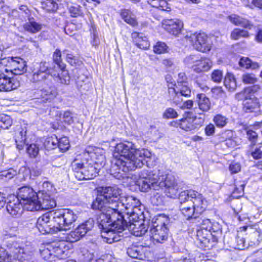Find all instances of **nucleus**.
Returning a JSON list of instances; mask_svg holds the SVG:
<instances>
[{
  "label": "nucleus",
  "mask_w": 262,
  "mask_h": 262,
  "mask_svg": "<svg viewBox=\"0 0 262 262\" xmlns=\"http://www.w3.org/2000/svg\"><path fill=\"white\" fill-rule=\"evenodd\" d=\"M72 167L78 180L92 179L96 177L100 170V167L95 165L92 160L85 162L75 160L72 163Z\"/></svg>",
  "instance_id": "6"
},
{
  "label": "nucleus",
  "mask_w": 262,
  "mask_h": 262,
  "mask_svg": "<svg viewBox=\"0 0 262 262\" xmlns=\"http://www.w3.org/2000/svg\"><path fill=\"white\" fill-rule=\"evenodd\" d=\"M6 209L7 212L12 216L19 215L24 209L23 203L19 198L14 195H11L6 199Z\"/></svg>",
  "instance_id": "16"
},
{
  "label": "nucleus",
  "mask_w": 262,
  "mask_h": 262,
  "mask_svg": "<svg viewBox=\"0 0 262 262\" xmlns=\"http://www.w3.org/2000/svg\"><path fill=\"white\" fill-rule=\"evenodd\" d=\"M53 61L56 64L57 67L61 70H64L66 65L62 62L61 53L60 50L57 49L53 54Z\"/></svg>",
  "instance_id": "46"
},
{
  "label": "nucleus",
  "mask_w": 262,
  "mask_h": 262,
  "mask_svg": "<svg viewBox=\"0 0 262 262\" xmlns=\"http://www.w3.org/2000/svg\"><path fill=\"white\" fill-rule=\"evenodd\" d=\"M229 19L235 25L240 26L247 29L250 30L253 27V25L248 20L236 14L229 16Z\"/></svg>",
  "instance_id": "31"
},
{
  "label": "nucleus",
  "mask_w": 262,
  "mask_h": 262,
  "mask_svg": "<svg viewBox=\"0 0 262 262\" xmlns=\"http://www.w3.org/2000/svg\"><path fill=\"white\" fill-rule=\"evenodd\" d=\"M168 229L164 223L153 225L149 231V236L153 241L157 243H162L167 239Z\"/></svg>",
  "instance_id": "14"
},
{
  "label": "nucleus",
  "mask_w": 262,
  "mask_h": 262,
  "mask_svg": "<svg viewBox=\"0 0 262 262\" xmlns=\"http://www.w3.org/2000/svg\"><path fill=\"white\" fill-rule=\"evenodd\" d=\"M111 205L108 204L104 197L101 194L98 195L93 201L92 207L94 210H98L102 212V215H104L107 212Z\"/></svg>",
  "instance_id": "24"
},
{
  "label": "nucleus",
  "mask_w": 262,
  "mask_h": 262,
  "mask_svg": "<svg viewBox=\"0 0 262 262\" xmlns=\"http://www.w3.org/2000/svg\"><path fill=\"white\" fill-rule=\"evenodd\" d=\"M191 111H193V123L195 125L196 129L204 123L205 115L203 114H202V115H200V117H197L196 115H199V113H195L193 110Z\"/></svg>",
  "instance_id": "55"
},
{
  "label": "nucleus",
  "mask_w": 262,
  "mask_h": 262,
  "mask_svg": "<svg viewBox=\"0 0 262 262\" xmlns=\"http://www.w3.org/2000/svg\"><path fill=\"white\" fill-rule=\"evenodd\" d=\"M179 187L178 184L174 186L167 187L165 189V193L166 195L170 198H176L177 196Z\"/></svg>",
  "instance_id": "53"
},
{
  "label": "nucleus",
  "mask_w": 262,
  "mask_h": 262,
  "mask_svg": "<svg viewBox=\"0 0 262 262\" xmlns=\"http://www.w3.org/2000/svg\"><path fill=\"white\" fill-rule=\"evenodd\" d=\"M27 151L30 157L35 158L39 152V148L35 144H32L27 147Z\"/></svg>",
  "instance_id": "63"
},
{
  "label": "nucleus",
  "mask_w": 262,
  "mask_h": 262,
  "mask_svg": "<svg viewBox=\"0 0 262 262\" xmlns=\"http://www.w3.org/2000/svg\"><path fill=\"white\" fill-rule=\"evenodd\" d=\"M77 218V215L70 209L52 211L38 217L36 226L43 234H52L70 229Z\"/></svg>",
  "instance_id": "2"
},
{
  "label": "nucleus",
  "mask_w": 262,
  "mask_h": 262,
  "mask_svg": "<svg viewBox=\"0 0 262 262\" xmlns=\"http://www.w3.org/2000/svg\"><path fill=\"white\" fill-rule=\"evenodd\" d=\"M102 151L101 150V154L99 156L97 155V152H95L93 156L94 159L93 164L97 167H100V169L105 165V158L104 155L102 154Z\"/></svg>",
  "instance_id": "49"
},
{
  "label": "nucleus",
  "mask_w": 262,
  "mask_h": 262,
  "mask_svg": "<svg viewBox=\"0 0 262 262\" xmlns=\"http://www.w3.org/2000/svg\"><path fill=\"white\" fill-rule=\"evenodd\" d=\"M189 193V198L192 199L193 206L195 211V213L199 216L206 208L207 201L203 195L193 190H186Z\"/></svg>",
  "instance_id": "15"
},
{
  "label": "nucleus",
  "mask_w": 262,
  "mask_h": 262,
  "mask_svg": "<svg viewBox=\"0 0 262 262\" xmlns=\"http://www.w3.org/2000/svg\"><path fill=\"white\" fill-rule=\"evenodd\" d=\"M23 28L26 31L35 34L42 29V25L35 21L33 17L29 18L28 21L24 24Z\"/></svg>",
  "instance_id": "32"
},
{
  "label": "nucleus",
  "mask_w": 262,
  "mask_h": 262,
  "mask_svg": "<svg viewBox=\"0 0 262 262\" xmlns=\"http://www.w3.org/2000/svg\"><path fill=\"white\" fill-rule=\"evenodd\" d=\"M179 200L180 202V210L187 220L198 217V215L195 213L193 206L192 200L189 199V193L186 190L179 193Z\"/></svg>",
  "instance_id": "10"
},
{
  "label": "nucleus",
  "mask_w": 262,
  "mask_h": 262,
  "mask_svg": "<svg viewBox=\"0 0 262 262\" xmlns=\"http://www.w3.org/2000/svg\"><path fill=\"white\" fill-rule=\"evenodd\" d=\"M139 177L136 184L142 192L150 190H159L163 187L165 189L177 184L173 176L168 174L165 178H161L156 170L143 169L139 173Z\"/></svg>",
  "instance_id": "4"
},
{
  "label": "nucleus",
  "mask_w": 262,
  "mask_h": 262,
  "mask_svg": "<svg viewBox=\"0 0 262 262\" xmlns=\"http://www.w3.org/2000/svg\"><path fill=\"white\" fill-rule=\"evenodd\" d=\"M26 133L27 129L26 127L23 128L21 130L16 134L15 136V142L16 147L19 150H21L24 148L26 141Z\"/></svg>",
  "instance_id": "35"
},
{
  "label": "nucleus",
  "mask_w": 262,
  "mask_h": 262,
  "mask_svg": "<svg viewBox=\"0 0 262 262\" xmlns=\"http://www.w3.org/2000/svg\"><path fill=\"white\" fill-rule=\"evenodd\" d=\"M69 12L71 16L76 17L82 15L83 13L81 10V7L79 5L71 6L69 8Z\"/></svg>",
  "instance_id": "57"
},
{
  "label": "nucleus",
  "mask_w": 262,
  "mask_h": 262,
  "mask_svg": "<svg viewBox=\"0 0 262 262\" xmlns=\"http://www.w3.org/2000/svg\"><path fill=\"white\" fill-rule=\"evenodd\" d=\"M121 15L122 19L127 24L135 26L137 25V22L132 13L127 9L122 10Z\"/></svg>",
  "instance_id": "40"
},
{
  "label": "nucleus",
  "mask_w": 262,
  "mask_h": 262,
  "mask_svg": "<svg viewBox=\"0 0 262 262\" xmlns=\"http://www.w3.org/2000/svg\"><path fill=\"white\" fill-rule=\"evenodd\" d=\"M243 109L246 113H256L259 108V102L256 99L251 97L244 101Z\"/></svg>",
  "instance_id": "34"
},
{
  "label": "nucleus",
  "mask_w": 262,
  "mask_h": 262,
  "mask_svg": "<svg viewBox=\"0 0 262 262\" xmlns=\"http://www.w3.org/2000/svg\"><path fill=\"white\" fill-rule=\"evenodd\" d=\"M212 66V62L210 59L205 58H199L196 64L192 66L193 71L196 73L206 72L208 71Z\"/></svg>",
  "instance_id": "29"
},
{
  "label": "nucleus",
  "mask_w": 262,
  "mask_h": 262,
  "mask_svg": "<svg viewBox=\"0 0 262 262\" xmlns=\"http://www.w3.org/2000/svg\"><path fill=\"white\" fill-rule=\"evenodd\" d=\"M9 73L13 75H20L27 71L26 61L19 57H12L8 59Z\"/></svg>",
  "instance_id": "17"
},
{
  "label": "nucleus",
  "mask_w": 262,
  "mask_h": 262,
  "mask_svg": "<svg viewBox=\"0 0 262 262\" xmlns=\"http://www.w3.org/2000/svg\"><path fill=\"white\" fill-rule=\"evenodd\" d=\"M136 236H141L147 232V229L142 223L128 224L127 228Z\"/></svg>",
  "instance_id": "33"
},
{
  "label": "nucleus",
  "mask_w": 262,
  "mask_h": 262,
  "mask_svg": "<svg viewBox=\"0 0 262 262\" xmlns=\"http://www.w3.org/2000/svg\"><path fill=\"white\" fill-rule=\"evenodd\" d=\"M110 171L115 178H123L124 173L136 168H141L150 158L151 153L144 148L136 149L131 142H125L117 144Z\"/></svg>",
  "instance_id": "1"
},
{
  "label": "nucleus",
  "mask_w": 262,
  "mask_h": 262,
  "mask_svg": "<svg viewBox=\"0 0 262 262\" xmlns=\"http://www.w3.org/2000/svg\"><path fill=\"white\" fill-rule=\"evenodd\" d=\"M94 225V220L92 219H89L68 233L66 236L67 241L70 243H75L79 241L92 229Z\"/></svg>",
  "instance_id": "11"
},
{
  "label": "nucleus",
  "mask_w": 262,
  "mask_h": 262,
  "mask_svg": "<svg viewBox=\"0 0 262 262\" xmlns=\"http://www.w3.org/2000/svg\"><path fill=\"white\" fill-rule=\"evenodd\" d=\"M225 86L231 91H233L236 89V82L234 75L231 73H227L224 79Z\"/></svg>",
  "instance_id": "41"
},
{
  "label": "nucleus",
  "mask_w": 262,
  "mask_h": 262,
  "mask_svg": "<svg viewBox=\"0 0 262 262\" xmlns=\"http://www.w3.org/2000/svg\"><path fill=\"white\" fill-rule=\"evenodd\" d=\"M7 249H0V262H30L32 250L23 242L8 241Z\"/></svg>",
  "instance_id": "5"
},
{
  "label": "nucleus",
  "mask_w": 262,
  "mask_h": 262,
  "mask_svg": "<svg viewBox=\"0 0 262 262\" xmlns=\"http://www.w3.org/2000/svg\"><path fill=\"white\" fill-rule=\"evenodd\" d=\"M12 120L9 116L5 114H1L0 115L1 128L4 129H7L12 125Z\"/></svg>",
  "instance_id": "47"
},
{
  "label": "nucleus",
  "mask_w": 262,
  "mask_h": 262,
  "mask_svg": "<svg viewBox=\"0 0 262 262\" xmlns=\"http://www.w3.org/2000/svg\"><path fill=\"white\" fill-rule=\"evenodd\" d=\"M38 194L28 186H23L17 191V198L23 203L24 209L27 210L28 206L36 203Z\"/></svg>",
  "instance_id": "13"
},
{
  "label": "nucleus",
  "mask_w": 262,
  "mask_h": 262,
  "mask_svg": "<svg viewBox=\"0 0 262 262\" xmlns=\"http://www.w3.org/2000/svg\"><path fill=\"white\" fill-rule=\"evenodd\" d=\"M251 242L254 245H258L262 240L261 233L257 230L255 231L251 235Z\"/></svg>",
  "instance_id": "64"
},
{
  "label": "nucleus",
  "mask_w": 262,
  "mask_h": 262,
  "mask_svg": "<svg viewBox=\"0 0 262 262\" xmlns=\"http://www.w3.org/2000/svg\"><path fill=\"white\" fill-rule=\"evenodd\" d=\"M33 82H41V84L48 85L50 80L48 79V73L37 71L32 75Z\"/></svg>",
  "instance_id": "38"
},
{
  "label": "nucleus",
  "mask_w": 262,
  "mask_h": 262,
  "mask_svg": "<svg viewBox=\"0 0 262 262\" xmlns=\"http://www.w3.org/2000/svg\"><path fill=\"white\" fill-rule=\"evenodd\" d=\"M250 36L248 31L238 28L234 29L231 33V38L234 40H237L241 37L248 38Z\"/></svg>",
  "instance_id": "43"
},
{
  "label": "nucleus",
  "mask_w": 262,
  "mask_h": 262,
  "mask_svg": "<svg viewBox=\"0 0 262 262\" xmlns=\"http://www.w3.org/2000/svg\"><path fill=\"white\" fill-rule=\"evenodd\" d=\"M19 81L12 77V73L5 67L3 62L0 66V91L8 92L17 89Z\"/></svg>",
  "instance_id": "7"
},
{
  "label": "nucleus",
  "mask_w": 262,
  "mask_h": 262,
  "mask_svg": "<svg viewBox=\"0 0 262 262\" xmlns=\"http://www.w3.org/2000/svg\"><path fill=\"white\" fill-rule=\"evenodd\" d=\"M17 173L20 179L26 180L31 177V169L27 167L22 166L19 168Z\"/></svg>",
  "instance_id": "54"
},
{
  "label": "nucleus",
  "mask_w": 262,
  "mask_h": 262,
  "mask_svg": "<svg viewBox=\"0 0 262 262\" xmlns=\"http://www.w3.org/2000/svg\"><path fill=\"white\" fill-rule=\"evenodd\" d=\"M246 133L247 137L249 141L251 142V145H255L258 138L257 134L255 131L251 129L247 130Z\"/></svg>",
  "instance_id": "60"
},
{
  "label": "nucleus",
  "mask_w": 262,
  "mask_h": 262,
  "mask_svg": "<svg viewBox=\"0 0 262 262\" xmlns=\"http://www.w3.org/2000/svg\"><path fill=\"white\" fill-rule=\"evenodd\" d=\"M176 89L181 95L185 97H188L190 95L191 90L187 86L186 83L181 84L179 85H174Z\"/></svg>",
  "instance_id": "51"
},
{
  "label": "nucleus",
  "mask_w": 262,
  "mask_h": 262,
  "mask_svg": "<svg viewBox=\"0 0 262 262\" xmlns=\"http://www.w3.org/2000/svg\"><path fill=\"white\" fill-rule=\"evenodd\" d=\"M196 236L197 239L204 247L209 248L210 246V241L212 238V233L206 229H198Z\"/></svg>",
  "instance_id": "27"
},
{
  "label": "nucleus",
  "mask_w": 262,
  "mask_h": 262,
  "mask_svg": "<svg viewBox=\"0 0 262 262\" xmlns=\"http://www.w3.org/2000/svg\"><path fill=\"white\" fill-rule=\"evenodd\" d=\"M238 64L240 67L246 69H251L254 70L259 67V64L257 62L252 61L248 57H242L238 62Z\"/></svg>",
  "instance_id": "37"
},
{
  "label": "nucleus",
  "mask_w": 262,
  "mask_h": 262,
  "mask_svg": "<svg viewBox=\"0 0 262 262\" xmlns=\"http://www.w3.org/2000/svg\"><path fill=\"white\" fill-rule=\"evenodd\" d=\"M125 213L129 220L128 224L140 223V221L143 218V212L141 208H135L133 210H128Z\"/></svg>",
  "instance_id": "30"
},
{
  "label": "nucleus",
  "mask_w": 262,
  "mask_h": 262,
  "mask_svg": "<svg viewBox=\"0 0 262 262\" xmlns=\"http://www.w3.org/2000/svg\"><path fill=\"white\" fill-rule=\"evenodd\" d=\"M141 203L137 198L133 196H123L119 204V208L121 210L128 212V210H133L135 208H141Z\"/></svg>",
  "instance_id": "18"
},
{
  "label": "nucleus",
  "mask_w": 262,
  "mask_h": 262,
  "mask_svg": "<svg viewBox=\"0 0 262 262\" xmlns=\"http://www.w3.org/2000/svg\"><path fill=\"white\" fill-rule=\"evenodd\" d=\"M52 246L51 245L49 246V247L43 250L41 252V254L42 257L44 258L45 260L48 261H52L53 260H55V259L54 256V254H53V251H52Z\"/></svg>",
  "instance_id": "50"
},
{
  "label": "nucleus",
  "mask_w": 262,
  "mask_h": 262,
  "mask_svg": "<svg viewBox=\"0 0 262 262\" xmlns=\"http://www.w3.org/2000/svg\"><path fill=\"white\" fill-rule=\"evenodd\" d=\"M78 76L76 80V85L78 89L83 93L89 91L92 88V84L88 77L82 74L81 70L77 71Z\"/></svg>",
  "instance_id": "23"
},
{
  "label": "nucleus",
  "mask_w": 262,
  "mask_h": 262,
  "mask_svg": "<svg viewBox=\"0 0 262 262\" xmlns=\"http://www.w3.org/2000/svg\"><path fill=\"white\" fill-rule=\"evenodd\" d=\"M257 89H259L257 85H254L252 88H246L243 91L237 93L235 96V98L238 101L244 100L245 101L251 97L249 94L251 92L256 91Z\"/></svg>",
  "instance_id": "36"
},
{
  "label": "nucleus",
  "mask_w": 262,
  "mask_h": 262,
  "mask_svg": "<svg viewBox=\"0 0 262 262\" xmlns=\"http://www.w3.org/2000/svg\"><path fill=\"white\" fill-rule=\"evenodd\" d=\"M193 111H188L185 113V117L179 120L178 126L185 131H192L195 129L193 123Z\"/></svg>",
  "instance_id": "22"
},
{
  "label": "nucleus",
  "mask_w": 262,
  "mask_h": 262,
  "mask_svg": "<svg viewBox=\"0 0 262 262\" xmlns=\"http://www.w3.org/2000/svg\"><path fill=\"white\" fill-rule=\"evenodd\" d=\"M183 23L179 20H168L166 21L165 29L171 34L177 35L183 28Z\"/></svg>",
  "instance_id": "28"
},
{
  "label": "nucleus",
  "mask_w": 262,
  "mask_h": 262,
  "mask_svg": "<svg viewBox=\"0 0 262 262\" xmlns=\"http://www.w3.org/2000/svg\"><path fill=\"white\" fill-rule=\"evenodd\" d=\"M196 101L199 108H194L193 110L195 113L202 115L203 113L208 112L211 108V102L209 99L204 94H198L196 95Z\"/></svg>",
  "instance_id": "19"
},
{
  "label": "nucleus",
  "mask_w": 262,
  "mask_h": 262,
  "mask_svg": "<svg viewBox=\"0 0 262 262\" xmlns=\"http://www.w3.org/2000/svg\"><path fill=\"white\" fill-rule=\"evenodd\" d=\"M52 251L53 254H54V258L58 259L64 258L69 253L68 248L66 247L63 243H56L51 245Z\"/></svg>",
  "instance_id": "25"
},
{
  "label": "nucleus",
  "mask_w": 262,
  "mask_h": 262,
  "mask_svg": "<svg viewBox=\"0 0 262 262\" xmlns=\"http://www.w3.org/2000/svg\"><path fill=\"white\" fill-rule=\"evenodd\" d=\"M63 53L66 55L67 61L71 66L76 67L81 63L78 56L74 55L68 50H64Z\"/></svg>",
  "instance_id": "42"
},
{
  "label": "nucleus",
  "mask_w": 262,
  "mask_h": 262,
  "mask_svg": "<svg viewBox=\"0 0 262 262\" xmlns=\"http://www.w3.org/2000/svg\"><path fill=\"white\" fill-rule=\"evenodd\" d=\"M189 42L196 50L207 52L211 50V45L208 42V36L204 33L195 32L188 37Z\"/></svg>",
  "instance_id": "12"
},
{
  "label": "nucleus",
  "mask_w": 262,
  "mask_h": 262,
  "mask_svg": "<svg viewBox=\"0 0 262 262\" xmlns=\"http://www.w3.org/2000/svg\"><path fill=\"white\" fill-rule=\"evenodd\" d=\"M107 212L104 215H101V223L100 228L102 229V233L107 234V236L103 235L108 244L120 240V236L116 233H121L126 229L128 224L124 219L123 210H121L119 207H110Z\"/></svg>",
  "instance_id": "3"
},
{
  "label": "nucleus",
  "mask_w": 262,
  "mask_h": 262,
  "mask_svg": "<svg viewBox=\"0 0 262 262\" xmlns=\"http://www.w3.org/2000/svg\"><path fill=\"white\" fill-rule=\"evenodd\" d=\"M141 249L140 247L132 246L127 249V253L132 258L140 259L142 257Z\"/></svg>",
  "instance_id": "48"
},
{
  "label": "nucleus",
  "mask_w": 262,
  "mask_h": 262,
  "mask_svg": "<svg viewBox=\"0 0 262 262\" xmlns=\"http://www.w3.org/2000/svg\"><path fill=\"white\" fill-rule=\"evenodd\" d=\"M150 200L154 205L160 206L163 203L164 197L159 192H156L152 195Z\"/></svg>",
  "instance_id": "56"
},
{
  "label": "nucleus",
  "mask_w": 262,
  "mask_h": 262,
  "mask_svg": "<svg viewBox=\"0 0 262 262\" xmlns=\"http://www.w3.org/2000/svg\"><path fill=\"white\" fill-rule=\"evenodd\" d=\"M167 45L163 42H158L154 47V51L157 54H163L167 50Z\"/></svg>",
  "instance_id": "58"
},
{
  "label": "nucleus",
  "mask_w": 262,
  "mask_h": 262,
  "mask_svg": "<svg viewBox=\"0 0 262 262\" xmlns=\"http://www.w3.org/2000/svg\"><path fill=\"white\" fill-rule=\"evenodd\" d=\"M42 85V88L40 89V96L42 102H50L53 100L57 95V91L55 88L50 85Z\"/></svg>",
  "instance_id": "21"
},
{
  "label": "nucleus",
  "mask_w": 262,
  "mask_h": 262,
  "mask_svg": "<svg viewBox=\"0 0 262 262\" xmlns=\"http://www.w3.org/2000/svg\"><path fill=\"white\" fill-rule=\"evenodd\" d=\"M36 203L28 206L27 211H34L40 210H47L56 206L54 199L47 192H39L36 201Z\"/></svg>",
  "instance_id": "9"
},
{
  "label": "nucleus",
  "mask_w": 262,
  "mask_h": 262,
  "mask_svg": "<svg viewBox=\"0 0 262 262\" xmlns=\"http://www.w3.org/2000/svg\"><path fill=\"white\" fill-rule=\"evenodd\" d=\"M242 81L245 84H254L257 81V78L252 74H245L242 76Z\"/></svg>",
  "instance_id": "61"
},
{
  "label": "nucleus",
  "mask_w": 262,
  "mask_h": 262,
  "mask_svg": "<svg viewBox=\"0 0 262 262\" xmlns=\"http://www.w3.org/2000/svg\"><path fill=\"white\" fill-rule=\"evenodd\" d=\"M132 37L134 42L138 48L143 50H147L149 48V43L146 37L143 36L142 33L133 32L132 34Z\"/></svg>",
  "instance_id": "26"
},
{
  "label": "nucleus",
  "mask_w": 262,
  "mask_h": 262,
  "mask_svg": "<svg viewBox=\"0 0 262 262\" xmlns=\"http://www.w3.org/2000/svg\"><path fill=\"white\" fill-rule=\"evenodd\" d=\"M99 192L102 194L111 207H118L120 200L123 196L122 190L117 186L102 187L99 188Z\"/></svg>",
  "instance_id": "8"
},
{
  "label": "nucleus",
  "mask_w": 262,
  "mask_h": 262,
  "mask_svg": "<svg viewBox=\"0 0 262 262\" xmlns=\"http://www.w3.org/2000/svg\"><path fill=\"white\" fill-rule=\"evenodd\" d=\"M162 116L165 119H173L177 118L178 114L174 109L169 107L165 110Z\"/></svg>",
  "instance_id": "59"
},
{
  "label": "nucleus",
  "mask_w": 262,
  "mask_h": 262,
  "mask_svg": "<svg viewBox=\"0 0 262 262\" xmlns=\"http://www.w3.org/2000/svg\"><path fill=\"white\" fill-rule=\"evenodd\" d=\"M213 122L219 128H223L228 122V119L221 114H217L214 116Z\"/></svg>",
  "instance_id": "45"
},
{
  "label": "nucleus",
  "mask_w": 262,
  "mask_h": 262,
  "mask_svg": "<svg viewBox=\"0 0 262 262\" xmlns=\"http://www.w3.org/2000/svg\"><path fill=\"white\" fill-rule=\"evenodd\" d=\"M57 147L62 152L67 151L70 147V143L68 137H62L58 139Z\"/></svg>",
  "instance_id": "52"
},
{
  "label": "nucleus",
  "mask_w": 262,
  "mask_h": 262,
  "mask_svg": "<svg viewBox=\"0 0 262 262\" xmlns=\"http://www.w3.org/2000/svg\"><path fill=\"white\" fill-rule=\"evenodd\" d=\"M55 68V67H54V69H49L48 72V77L49 75H51V76L53 77L54 80L58 82L64 84H69L70 81V77L69 75L68 72L66 71H64V70H60V71H61V73H59L56 71L54 69Z\"/></svg>",
  "instance_id": "20"
},
{
  "label": "nucleus",
  "mask_w": 262,
  "mask_h": 262,
  "mask_svg": "<svg viewBox=\"0 0 262 262\" xmlns=\"http://www.w3.org/2000/svg\"><path fill=\"white\" fill-rule=\"evenodd\" d=\"M168 94L169 95V100L176 105H178L183 99L181 98L183 96L181 95L175 88L172 87H168Z\"/></svg>",
  "instance_id": "39"
},
{
  "label": "nucleus",
  "mask_w": 262,
  "mask_h": 262,
  "mask_svg": "<svg viewBox=\"0 0 262 262\" xmlns=\"http://www.w3.org/2000/svg\"><path fill=\"white\" fill-rule=\"evenodd\" d=\"M58 139L56 136H52L47 138L44 142V146L47 150H51L57 147Z\"/></svg>",
  "instance_id": "44"
},
{
  "label": "nucleus",
  "mask_w": 262,
  "mask_h": 262,
  "mask_svg": "<svg viewBox=\"0 0 262 262\" xmlns=\"http://www.w3.org/2000/svg\"><path fill=\"white\" fill-rule=\"evenodd\" d=\"M223 77V72L219 70H216L212 72L211 77V80L216 83H220L222 80Z\"/></svg>",
  "instance_id": "62"
}]
</instances>
